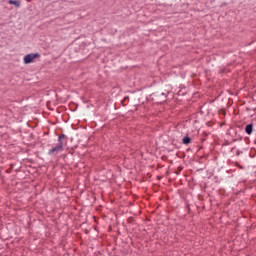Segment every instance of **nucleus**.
<instances>
[{"label": "nucleus", "instance_id": "1", "mask_svg": "<svg viewBox=\"0 0 256 256\" xmlns=\"http://www.w3.org/2000/svg\"><path fill=\"white\" fill-rule=\"evenodd\" d=\"M63 139H65L64 134L58 137V144L49 150L48 155H53V153H61L63 151Z\"/></svg>", "mask_w": 256, "mask_h": 256}, {"label": "nucleus", "instance_id": "2", "mask_svg": "<svg viewBox=\"0 0 256 256\" xmlns=\"http://www.w3.org/2000/svg\"><path fill=\"white\" fill-rule=\"evenodd\" d=\"M37 57H39V54H28L24 57V63L25 65H29V63H33V61H35V59H37Z\"/></svg>", "mask_w": 256, "mask_h": 256}, {"label": "nucleus", "instance_id": "3", "mask_svg": "<svg viewBox=\"0 0 256 256\" xmlns=\"http://www.w3.org/2000/svg\"><path fill=\"white\" fill-rule=\"evenodd\" d=\"M245 131L247 135H251V133H253V124H248L245 128Z\"/></svg>", "mask_w": 256, "mask_h": 256}, {"label": "nucleus", "instance_id": "4", "mask_svg": "<svg viewBox=\"0 0 256 256\" xmlns=\"http://www.w3.org/2000/svg\"><path fill=\"white\" fill-rule=\"evenodd\" d=\"M9 5H15V7H21V2L17 0H9Z\"/></svg>", "mask_w": 256, "mask_h": 256}, {"label": "nucleus", "instance_id": "5", "mask_svg": "<svg viewBox=\"0 0 256 256\" xmlns=\"http://www.w3.org/2000/svg\"><path fill=\"white\" fill-rule=\"evenodd\" d=\"M182 143L184 145H189V143H191V138H189L188 136L184 137Z\"/></svg>", "mask_w": 256, "mask_h": 256}, {"label": "nucleus", "instance_id": "6", "mask_svg": "<svg viewBox=\"0 0 256 256\" xmlns=\"http://www.w3.org/2000/svg\"><path fill=\"white\" fill-rule=\"evenodd\" d=\"M27 1H28V3L31 2V0H27Z\"/></svg>", "mask_w": 256, "mask_h": 256}]
</instances>
